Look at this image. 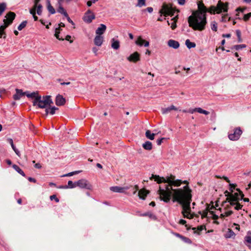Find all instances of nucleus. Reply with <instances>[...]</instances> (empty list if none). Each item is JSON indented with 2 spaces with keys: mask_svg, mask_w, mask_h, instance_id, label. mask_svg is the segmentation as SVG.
I'll list each match as a JSON object with an SVG mask.
<instances>
[{
  "mask_svg": "<svg viewBox=\"0 0 251 251\" xmlns=\"http://www.w3.org/2000/svg\"><path fill=\"white\" fill-rule=\"evenodd\" d=\"M177 1L180 5H184L185 3V0H177Z\"/></svg>",
  "mask_w": 251,
  "mask_h": 251,
  "instance_id": "680f3d73",
  "label": "nucleus"
},
{
  "mask_svg": "<svg viewBox=\"0 0 251 251\" xmlns=\"http://www.w3.org/2000/svg\"><path fill=\"white\" fill-rule=\"evenodd\" d=\"M234 202L235 203V204L234 205H235L234 207L235 209L239 210L242 209L243 205L239 203L238 201H234Z\"/></svg>",
  "mask_w": 251,
  "mask_h": 251,
  "instance_id": "a19ab883",
  "label": "nucleus"
},
{
  "mask_svg": "<svg viewBox=\"0 0 251 251\" xmlns=\"http://www.w3.org/2000/svg\"><path fill=\"white\" fill-rule=\"evenodd\" d=\"M16 14L12 12H9L5 16L6 19L3 20L4 24L8 26L12 24L15 19Z\"/></svg>",
  "mask_w": 251,
  "mask_h": 251,
  "instance_id": "1a4fd4ad",
  "label": "nucleus"
},
{
  "mask_svg": "<svg viewBox=\"0 0 251 251\" xmlns=\"http://www.w3.org/2000/svg\"><path fill=\"white\" fill-rule=\"evenodd\" d=\"M142 147L145 150L151 151L152 148V145L151 142L147 141L143 144Z\"/></svg>",
  "mask_w": 251,
  "mask_h": 251,
  "instance_id": "a878e982",
  "label": "nucleus"
},
{
  "mask_svg": "<svg viewBox=\"0 0 251 251\" xmlns=\"http://www.w3.org/2000/svg\"><path fill=\"white\" fill-rule=\"evenodd\" d=\"M25 94L28 98L34 99L33 101V105L37 106L38 108H43L46 107L50 104H53V101L51 99L50 96H45L42 97L39 95L38 92H33L31 93H28L25 92Z\"/></svg>",
  "mask_w": 251,
  "mask_h": 251,
  "instance_id": "7ed1b4c3",
  "label": "nucleus"
},
{
  "mask_svg": "<svg viewBox=\"0 0 251 251\" xmlns=\"http://www.w3.org/2000/svg\"><path fill=\"white\" fill-rule=\"evenodd\" d=\"M135 44L139 46H144L145 47H148L150 45L149 42L143 39L141 36L138 37Z\"/></svg>",
  "mask_w": 251,
  "mask_h": 251,
  "instance_id": "ddd939ff",
  "label": "nucleus"
},
{
  "mask_svg": "<svg viewBox=\"0 0 251 251\" xmlns=\"http://www.w3.org/2000/svg\"><path fill=\"white\" fill-rule=\"evenodd\" d=\"M176 176L173 175L166 177H160L158 175H152L150 179H154L158 184L164 183L160 185L157 191L161 201L168 203L173 197L174 201H176L182 206V214L184 218L193 219L194 215L190 213V203L192 201L191 190L186 185L183 189H173L172 187H178L182 183L180 179H176Z\"/></svg>",
  "mask_w": 251,
  "mask_h": 251,
  "instance_id": "f257e3e1",
  "label": "nucleus"
},
{
  "mask_svg": "<svg viewBox=\"0 0 251 251\" xmlns=\"http://www.w3.org/2000/svg\"><path fill=\"white\" fill-rule=\"evenodd\" d=\"M30 13L33 16L34 21L38 20V17L36 16V12H35L34 9H30L29 10Z\"/></svg>",
  "mask_w": 251,
  "mask_h": 251,
  "instance_id": "a18cd8bd",
  "label": "nucleus"
},
{
  "mask_svg": "<svg viewBox=\"0 0 251 251\" xmlns=\"http://www.w3.org/2000/svg\"><path fill=\"white\" fill-rule=\"evenodd\" d=\"M209 213H210V214L212 215V219L213 220H215V221L214 222V223H215L216 224H219V223L218 222L216 221V220H217L219 218L218 216L216 214H214L213 213V211H209Z\"/></svg>",
  "mask_w": 251,
  "mask_h": 251,
  "instance_id": "58836bf2",
  "label": "nucleus"
},
{
  "mask_svg": "<svg viewBox=\"0 0 251 251\" xmlns=\"http://www.w3.org/2000/svg\"><path fill=\"white\" fill-rule=\"evenodd\" d=\"M251 17V12H250L247 14H245L243 17L244 21H248L249 19Z\"/></svg>",
  "mask_w": 251,
  "mask_h": 251,
  "instance_id": "de8ad7c7",
  "label": "nucleus"
},
{
  "mask_svg": "<svg viewBox=\"0 0 251 251\" xmlns=\"http://www.w3.org/2000/svg\"><path fill=\"white\" fill-rule=\"evenodd\" d=\"M48 5L47 9L50 14H53L55 13V10L54 8L51 5L49 0H47Z\"/></svg>",
  "mask_w": 251,
  "mask_h": 251,
  "instance_id": "c756f323",
  "label": "nucleus"
},
{
  "mask_svg": "<svg viewBox=\"0 0 251 251\" xmlns=\"http://www.w3.org/2000/svg\"><path fill=\"white\" fill-rule=\"evenodd\" d=\"M188 112L191 114H193L194 112H198L199 113L203 114L206 115H208L209 114V112L203 110L201 107H196L193 109H189L188 110Z\"/></svg>",
  "mask_w": 251,
  "mask_h": 251,
  "instance_id": "f8f14e48",
  "label": "nucleus"
},
{
  "mask_svg": "<svg viewBox=\"0 0 251 251\" xmlns=\"http://www.w3.org/2000/svg\"><path fill=\"white\" fill-rule=\"evenodd\" d=\"M245 240L247 242L251 244V236H246L245 237Z\"/></svg>",
  "mask_w": 251,
  "mask_h": 251,
  "instance_id": "864d4df0",
  "label": "nucleus"
},
{
  "mask_svg": "<svg viewBox=\"0 0 251 251\" xmlns=\"http://www.w3.org/2000/svg\"><path fill=\"white\" fill-rule=\"evenodd\" d=\"M148 193L149 192L148 191L145 189H142L139 191L138 196L140 199L145 200Z\"/></svg>",
  "mask_w": 251,
  "mask_h": 251,
  "instance_id": "412c9836",
  "label": "nucleus"
},
{
  "mask_svg": "<svg viewBox=\"0 0 251 251\" xmlns=\"http://www.w3.org/2000/svg\"><path fill=\"white\" fill-rule=\"evenodd\" d=\"M34 167H35V168H37V169H40L42 167L41 164L39 163L35 164Z\"/></svg>",
  "mask_w": 251,
  "mask_h": 251,
  "instance_id": "338daca9",
  "label": "nucleus"
},
{
  "mask_svg": "<svg viewBox=\"0 0 251 251\" xmlns=\"http://www.w3.org/2000/svg\"><path fill=\"white\" fill-rule=\"evenodd\" d=\"M6 8V5L4 3L0 4V16L1 15Z\"/></svg>",
  "mask_w": 251,
  "mask_h": 251,
  "instance_id": "ea45409f",
  "label": "nucleus"
},
{
  "mask_svg": "<svg viewBox=\"0 0 251 251\" xmlns=\"http://www.w3.org/2000/svg\"><path fill=\"white\" fill-rule=\"evenodd\" d=\"M146 137L151 140H152L154 139V136L155 135V133H151V131L150 130H147L145 133Z\"/></svg>",
  "mask_w": 251,
  "mask_h": 251,
  "instance_id": "c85d7f7f",
  "label": "nucleus"
},
{
  "mask_svg": "<svg viewBox=\"0 0 251 251\" xmlns=\"http://www.w3.org/2000/svg\"><path fill=\"white\" fill-rule=\"evenodd\" d=\"M177 108H176L175 106L172 105L168 107L162 108L161 111L162 114H166L170 112L172 110H177Z\"/></svg>",
  "mask_w": 251,
  "mask_h": 251,
  "instance_id": "a211bd4d",
  "label": "nucleus"
},
{
  "mask_svg": "<svg viewBox=\"0 0 251 251\" xmlns=\"http://www.w3.org/2000/svg\"><path fill=\"white\" fill-rule=\"evenodd\" d=\"M52 104H50L48 105V106L46 107H45L44 108L46 109L45 112L46 114L47 115L49 113H50V106H51Z\"/></svg>",
  "mask_w": 251,
  "mask_h": 251,
  "instance_id": "3c124183",
  "label": "nucleus"
},
{
  "mask_svg": "<svg viewBox=\"0 0 251 251\" xmlns=\"http://www.w3.org/2000/svg\"><path fill=\"white\" fill-rule=\"evenodd\" d=\"M7 141L11 145V146H13V145H14L13 141V140L12 139L8 138L7 139Z\"/></svg>",
  "mask_w": 251,
  "mask_h": 251,
  "instance_id": "0e129e2a",
  "label": "nucleus"
},
{
  "mask_svg": "<svg viewBox=\"0 0 251 251\" xmlns=\"http://www.w3.org/2000/svg\"><path fill=\"white\" fill-rule=\"evenodd\" d=\"M246 47V45L244 44L242 45H235L233 47V49H235L236 50H239V49L244 48Z\"/></svg>",
  "mask_w": 251,
  "mask_h": 251,
  "instance_id": "49530a36",
  "label": "nucleus"
},
{
  "mask_svg": "<svg viewBox=\"0 0 251 251\" xmlns=\"http://www.w3.org/2000/svg\"><path fill=\"white\" fill-rule=\"evenodd\" d=\"M168 46L175 49H176L179 48V43L176 40L170 39L168 41Z\"/></svg>",
  "mask_w": 251,
  "mask_h": 251,
  "instance_id": "2eb2a0df",
  "label": "nucleus"
},
{
  "mask_svg": "<svg viewBox=\"0 0 251 251\" xmlns=\"http://www.w3.org/2000/svg\"><path fill=\"white\" fill-rule=\"evenodd\" d=\"M40 1L41 0H34L33 6H37V5L40 4V3H39Z\"/></svg>",
  "mask_w": 251,
  "mask_h": 251,
  "instance_id": "e2e57ef3",
  "label": "nucleus"
},
{
  "mask_svg": "<svg viewBox=\"0 0 251 251\" xmlns=\"http://www.w3.org/2000/svg\"><path fill=\"white\" fill-rule=\"evenodd\" d=\"M58 110V108L57 107H56L55 106H50V114L51 115H53L55 114V111Z\"/></svg>",
  "mask_w": 251,
  "mask_h": 251,
  "instance_id": "37998d69",
  "label": "nucleus"
},
{
  "mask_svg": "<svg viewBox=\"0 0 251 251\" xmlns=\"http://www.w3.org/2000/svg\"><path fill=\"white\" fill-rule=\"evenodd\" d=\"M246 9V7H244V8H241V7H238L237 9H236V11H240L241 12H244V11H245V10Z\"/></svg>",
  "mask_w": 251,
  "mask_h": 251,
  "instance_id": "13d9d810",
  "label": "nucleus"
},
{
  "mask_svg": "<svg viewBox=\"0 0 251 251\" xmlns=\"http://www.w3.org/2000/svg\"><path fill=\"white\" fill-rule=\"evenodd\" d=\"M42 5L40 4L37 5V6H33L31 9H34L35 12H37L38 15H40L42 12Z\"/></svg>",
  "mask_w": 251,
  "mask_h": 251,
  "instance_id": "b1692460",
  "label": "nucleus"
},
{
  "mask_svg": "<svg viewBox=\"0 0 251 251\" xmlns=\"http://www.w3.org/2000/svg\"><path fill=\"white\" fill-rule=\"evenodd\" d=\"M205 226H198V228H197V230H196V227H194L193 228V230H194V232L195 233H198V234H199L200 233V232L201 231H202L204 228H205Z\"/></svg>",
  "mask_w": 251,
  "mask_h": 251,
  "instance_id": "f704fd0d",
  "label": "nucleus"
},
{
  "mask_svg": "<svg viewBox=\"0 0 251 251\" xmlns=\"http://www.w3.org/2000/svg\"><path fill=\"white\" fill-rule=\"evenodd\" d=\"M58 4L59 7L58 9H57V12L64 15L65 17H68V14L63 7L62 3H58Z\"/></svg>",
  "mask_w": 251,
  "mask_h": 251,
  "instance_id": "bb28decb",
  "label": "nucleus"
},
{
  "mask_svg": "<svg viewBox=\"0 0 251 251\" xmlns=\"http://www.w3.org/2000/svg\"><path fill=\"white\" fill-rule=\"evenodd\" d=\"M50 199L51 201H52L53 200H54L55 201L57 202H59V199L56 197V195H55L50 196Z\"/></svg>",
  "mask_w": 251,
  "mask_h": 251,
  "instance_id": "8fccbe9b",
  "label": "nucleus"
},
{
  "mask_svg": "<svg viewBox=\"0 0 251 251\" xmlns=\"http://www.w3.org/2000/svg\"><path fill=\"white\" fill-rule=\"evenodd\" d=\"M165 138H161L159 139H158L157 141H156V143H157V144L159 146H160L162 142H163V140H165Z\"/></svg>",
  "mask_w": 251,
  "mask_h": 251,
  "instance_id": "603ef678",
  "label": "nucleus"
},
{
  "mask_svg": "<svg viewBox=\"0 0 251 251\" xmlns=\"http://www.w3.org/2000/svg\"><path fill=\"white\" fill-rule=\"evenodd\" d=\"M236 34L238 37V42H241L242 41V39H241V33L240 31L239 30H236Z\"/></svg>",
  "mask_w": 251,
  "mask_h": 251,
  "instance_id": "09e8293b",
  "label": "nucleus"
},
{
  "mask_svg": "<svg viewBox=\"0 0 251 251\" xmlns=\"http://www.w3.org/2000/svg\"><path fill=\"white\" fill-rule=\"evenodd\" d=\"M222 178H223L225 180H226L227 182L228 183H229L230 182V180H229V179L226 176H223L222 177Z\"/></svg>",
  "mask_w": 251,
  "mask_h": 251,
  "instance_id": "774afa93",
  "label": "nucleus"
},
{
  "mask_svg": "<svg viewBox=\"0 0 251 251\" xmlns=\"http://www.w3.org/2000/svg\"><path fill=\"white\" fill-rule=\"evenodd\" d=\"M106 26L105 25L100 24V26L96 30V33L98 35H101L105 32Z\"/></svg>",
  "mask_w": 251,
  "mask_h": 251,
  "instance_id": "aec40b11",
  "label": "nucleus"
},
{
  "mask_svg": "<svg viewBox=\"0 0 251 251\" xmlns=\"http://www.w3.org/2000/svg\"><path fill=\"white\" fill-rule=\"evenodd\" d=\"M233 213L232 211H228L227 212H226L224 214L225 215V217H228L230 215H231Z\"/></svg>",
  "mask_w": 251,
  "mask_h": 251,
  "instance_id": "4d7b16f0",
  "label": "nucleus"
},
{
  "mask_svg": "<svg viewBox=\"0 0 251 251\" xmlns=\"http://www.w3.org/2000/svg\"><path fill=\"white\" fill-rule=\"evenodd\" d=\"M66 100L62 96L58 95L55 99V104L57 106H61L65 104Z\"/></svg>",
  "mask_w": 251,
  "mask_h": 251,
  "instance_id": "4468645a",
  "label": "nucleus"
},
{
  "mask_svg": "<svg viewBox=\"0 0 251 251\" xmlns=\"http://www.w3.org/2000/svg\"><path fill=\"white\" fill-rule=\"evenodd\" d=\"M242 134V130L240 127H236L234 129L233 132L228 134V138L230 140L237 141Z\"/></svg>",
  "mask_w": 251,
  "mask_h": 251,
  "instance_id": "0eeeda50",
  "label": "nucleus"
},
{
  "mask_svg": "<svg viewBox=\"0 0 251 251\" xmlns=\"http://www.w3.org/2000/svg\"><path fill=\"white\" fill-rule=\"evenodd\" d=\"M16 93L13 96V99L15 100H19L20 98L25 95L26 92H23L21 89H16Z\"/></svg>",
  "mask_w": 251,
  "mask_h": 251,
  "instance_id": "dca6fc26",
  "label": "nucleus"
},
{
  "mask_svg": "<svg viewBox=\"0 0 251 251\" xmlns=\"http://www.w3.org/2000/svg\"><path fill=\"white\" fill-rule=\"evenodd\" d=\"M127 188H124L120 186H113L110 188V190L114 192L122 193L124 189H127Z\"/></svg>",
  "mask_w": 251,
  "mask_h": 251,
  "instance_id": "4be33fe9",
  "label": "nucleus"
},
{
  "mask_svg": "<svg viewBox=\"0 0 251 251\" xmlns=\"http://www.w3.org/2000/svg\"><path fill=\"white\" fill-rule=\"evenodd\" d=\"M67 19V21L71 24H72V25H74V22H73V21L70 19V18L69 17V16L68 15V17H66Z\"/></svg>",
  "mask_w": 251,
  "mask_h": 251,
  "instance_id": "69168bd1",
  "label": "nucleus"
},
{
  "mask_svg": "<svg viewBox=\"0 0 251 251\" xmlns=\"http://www.w3.org/2000/svg\"><path fill=\"white\" fill-rule=\"evenodd\" d=\"M127 59L130 61L135 63L140 59V54L138 52H134L133 53L130 54L127 58Z\"/></svg>",
  "mask_w": 251,
  "mask_h": 251,
  "instance_id": "9b49d317",
  "label": "nucleus"
},
{
  "mask_svg": "<svg viewBox=\"0 0 251 251\" xmlns=\"http://www.w3.org/2000/svg\"><path fill=\"white\" fill-rule=\"evenodd\" d=\"M172 23H170L169 21H167L168 25H171V28L172 30H174L176 27V23L175 21H171Z\"/></svg>",
  "mask_w": 251,
  "mask_h": 251,
  "instance_id": "4c0bfd02",
  "label": "nucleus"
},
{
  "mask_svg": "<svg viewBox=\"0 0 251 251\" xmlns=\"http://www.w3.org/2000/svg\"><path fill=\"white\" fill-rule=\"evenodd\" d=\"M27 21H23L18 27V29L19 30H22L23 28H24L27 24Z\"/></svg>",
  "mask_w": 251,
  "mask_h": 251,
  "instance_id": "c9c22d12",
  "label": "nucleus"
},
{
  "mask_svg": "<svg viewBox=\"0 0 251 251\" xmlns=\"http://www.w3.org/2000/svg\"><path fill=\"white\" fill-rule=\"evenodd\" d=\"M174 13L175 12L172 8L170 7L166 4H163L162 6V8L159 10V13L161 14V16H162V14H163L165 16H166L167 15L173 16L174 15Z\"/></svg>",
  "mask_w": 251,
  "mask_h": 251,
  "instance_id": "423d86ee",
  "label": "nucleus"
},
{
  "mask_svg": "<svg viewBox=\"0 0 251 251\" xmlns=\"http://www.w3.org/2000/svg\"><path fill=\"white\" fill-rule=\"evenodd\" d=\"M76 187V181L75 182H73L71 180H69L68 182V185H65L63 186V189H67V188H74Z\"/></svg>",
  "mask_w": 251,
  "mask_h": 251,
  "instance_id": "cd10ccee",
  "label": "nucleus"
},
{
  "mask_svg": "<svg viewBox=\"0 0 251 251\" xmlns=\"http://www.w3.org/2000/svg\"><path fill=\"white\" fill-rule=\"evenodd\" d=\"M186 221L183 219H181L179 222V224H180L181 225H185V226L187 227L188 226L187 225H186Z\"/></svg>",
  "mask_w": 251,
  "mask_h": 251,
  "instance_id": "6e6d98bb",
  "label": "nucleus"
},
{
  "mask_svg": "<svg viewBox=\"0 0 251 251\" xmlns=\"http://www.w3.org/2000/svg\"><path fill=\"white\" fill-rule=\"evenodd\" d=\"M209 209V205H208L205 210L202 212H199V213L201 215L202 218H206L207 217L208 211L209 212V211H210Z\"/></svg>",
  "mask_w": 251,
  "mask_h": 251,
  "instance_id": "7c9ffc66",
  "label": "nucleus"
},
{
  "mask_svg": "<svg viewBox=\"0 0 251 251\" xmlns=\"http://www.w3.org/2000/svg\"><path fill=\"white\" fill-rule=\"evenodd\" d=\"M8 27L7 25H2L0 26V37L5 38L6 37V34L4 32L5 28Z\"/></svg>",
  "mask_w": 251,
  "mask_h": 251,
  "instance_id": "393cba45",
  "label": "nucleus"
},
{
  "mask_svg": "<svg viewBox=\"0 0 251 251\" xmlns=\"http://www.w3.org/2000/svg\"><path fill=\"white\" fill-rule=\"evenodd\" d=\"M145 10H147L149 13H151L153 11V8L151 7H147Z\"/></svg>",
  "mask_w": 251,
  "mask_h": 251,
  "instance_id": "052dcab7",
  "label": "nucleus"
},
{
  "mask_svg": "<svg viewBox=\"0 0 251 251\" xmlns=\"http://www.w3.org/2000/svg\"><path fill=\"white\" fill-rule=\"evenodd\" d=\"M76 186L82 189H86L88 190H91L92 187L91 184L88 182V181L85 179H81L77 181Z\"/></svg>",
  "mask_w": 251,
  "mask_h": 251,
  "instance_id": "6e6552de",
  "label": "nucleus"
},
{
  "mask_svg": "<svg viewBox=\"0 0 251 251\" xmlns=\"http://www.w3.org/2000/svg\"><path fill=\"white\" fill-rule=\"evenodd\" d=\"M198 9L194 11L188 18L189 25L194 30L202 31L207 24V8L202 2L198 4Z\"/></svg>",
  "mask_w": 251,
  "mask_h": 251,
  "instance_id": "f03ea898",
  "label": "nucleus"
},
{
  "mask_svg": "<svg viewBox=\"0 0 251 251\" xmlns=\"http://www.w3.org/2000/svg\"><path fill=\"white\" fill-rule=\"evenodd\" d=\"M111 47L114 50H118L120 48V42L112 38L111 39Z\"/></svg>",
  "mask_w": 251,
  "mask_h": 251,
  "instance_id": "5701e85b",
  "label": "nucleus"
},
{
  "mask_svg": "<svg viewBox=\"0 0 251 251\" xmlns=\"http://www.w3.org/2000/svg\"><path fill=\"white\" fill-rule=\"evenodd\" d=\"M13 168L17 172H18L20 174H21V175H22L23 176H25V174L24 173V172L22 170V169H20V168L14 164L12 166Z\"/></svg>",
  "mask_w": 251,
  "mask_h": 251,
  "instance_id": "473e14b6",
  "label": "nucleus"
},
{
  "mask_svg": "<svg viewBox=\"0 0 251 251\" xmlns=\"http://www.w3.org/2000/svg\"><path fill=\"white\" fill-rule=\"evenodd\" d=\"M234 232L230 229H228V231L225 235V237L226 238H231L235 236Z\"/></svg>",
  "mask_w": 251,
  "mask_h": 251,
  "instance_id": "72a5a7b5",
  "label": "nucleus"
},
{
  "mask_svg": "<svg viewBox=\"0 0 251 251\" xmlns=\"http://www.w3.org/2000/svg\"><path fill=\"white\" fill-rule=\"evenodd\" d=\"M64 26H65V24L64 23H60L59 24V27H57V28H56V29H55V34H54V36L59 40H60V41H63L64 40L63 38H59V34L60 33V31L61 30L60 27H64Z\"/></svg>",
  "mask_w": 251,
  "mask_h": 251,
  "instance_id": "f3484780",
  "label": "nucleus"
},
{
  "mask_svg": "<svg viewBox=\"0 0 251 251\" xmlns=\"http://www.w3.org/2000/svg\"><path fill=\"white\" fill-rule=\"evenodd\" d=\"M229 186H230V189H229L230 190L231 192H233V189H234L235 188L236 185L234 184H229Z\"/></svg>",
  "mask_w": 251,
  "mask_h": 251,
  "instance_id": "5fc2aeb1",
  "label": "nucleus"
},
{
  "mask_svg": "<svg viewBox=\"0 0 251 251\" xmlns=\"http://www.w3.org/2000/svg\"><path fill=\"white\" fill-rule=\"evenodd\" d=\"M185 45L188 49L195 48L196 47V44L194 42H191L189 39L186 40Z\"/></svg>",
  "mask_w": 251,
  "mask_h": 251,
  "instance_id": "2f4dec72",
  "label": "nucleus"
},
{
  "mask_svg": "<svg viewBox=\"0 0 251 251\" xmlns=\"http://www.w3.org/2000/svg\"><path fill=\"white\" fill-rule=\"evenodd\" d=\"M228 10V3H224L221 0H219L217 6H211L209 9L207 8V12L211 14H215L216 12L218 14L221 13L222 11L227 12Z\"/></svg>",
  "mask_w": 251,
  "mask_h": 251,
  "instance_id": "20e7f679",
  "label": "nucleus"
},
{
  "mask_svg": "<svg viewBox=\"0 0 251 251\" xmlns=\"http://www.w3.org/2000/svg\"><path fill=\"white\" fill-rule=\"evenodd\" d=\"M71 38V36L70 35H67L66 36L65 39L67 41H70V42L71 43L73 42V41L70 40Z\"/></svg>",
  "mask_w": 251,
  "mask_h": 251,
  "instance_id": "bf43d9fd",
  "label": "nucleus"
},
{
  "mask_svg": "<svg viewBox=\"0 0 251 251\" xmlns=\"http://www.w3.org/2000/svg\"><path fill=\"white\" fill-rule=\"evenodd\" d=\"M211 29L214 31H217V24L216 22L213 21L210 24Z\"/></svg>",
  "mask_w": 251,
  "mask_h": 251,
  "instance_id": "e433bc0d",
  "label": "nucleus"
},
{
  "mask_svg": "<svg viewBox=\"0 0 251 251\" xmlns=\"http://www.w3.org/2000/svg\"><path fill=\"white\" fill-rule=\"evenodd\" d=\"M236 191L239 192L238 193H235L234 194H232L226 199V201L230 203L231 205H234L235 204L234 201H238L239 200H242L244 197V195L243 192L238 188L236 189Z\"/></svg>",
  "mask_w": 251,
  "mask_h": 251,
  "instance_id": "39448f33",
  "label": "nucleus"
},
{
  "mask_svg": "<svg viewBox=\"0 0 251 251\" xmlns=\"http://www.w3.org/2000/svg\"><path fill=\"white\" fill-rule=\"evenodd\" d=\"M94 41L96 46H100L103 42V37L101 35H97Z\"/></svg>",
  "mask_w": 251,
  "mask_h": 251,
  "instance_id": "6ab92c4d",
  "label": "nucleus"
},
{
  "mask_svg": "<svg viewBox=\"0 0 251 251\" xmlns=\"http://www.w3.org/2000/svg\"><path fill=\"white\" fill-rule=\"evenodd\" d=\"M80 172H81V171H80L72 172L69 173L68 174H65V175H63L62 176H72L74 175L77 174L79 173Z\"/></svg>",
  "mask_w": 251,
  "mask_h": 251,
  "instance_id": "79ce46f5",
  "label": "nucleus"
},
{
  "mask_svg": "<svg viewBox=\"0 0 251 251\" xmlns=\"http://www.w3.org/2000/svg\"><path fill=\"white\" fill-rule=\"evenodd\" d=\"M95 18V16L94 14L90 10H88L85 13L83 19L85 22L90 23Z\"/></svg>",
  "mask_w": 251,
  "mask_h": 251,
  "instance_id": "9d476101",
  "label": "nucleus"
},
{
  "mask_svg": "<svg viewBox=\"0 0 251 251\" xmlns=\"http://www.w3.org/2000/svg\"><path fill=\"white\" fill-rule=\"evenodd\" d=\"M145 1L146 0H138V3L136 6L140 7L144 6L145 5Z\"/></svg>",
  "mask_w": 251,
  "mask_h": 251,
  "instance_id": "c03bdc74",
  "label": "nucleus"
}]
</instances>
